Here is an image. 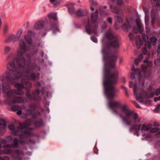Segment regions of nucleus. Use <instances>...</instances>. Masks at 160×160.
<instances>
[{
    "label": "nucleus",
    "mask_w": 160,
    "mask_h": 160,
    "mask_svg": "<svg viewBox=\"0 0 160 160\" xmlns=\"http://www.w3.org/2000/svg\"><path fill=\"white\" fill-rule=\"evenodd\" d=\"M17 54L15 57V54L13 53H9L8 56L7 60L8 61L7 65V69L10 72H20V69H22V73L28 74L31 70L30 64H28L25 61L22 62L18 58Z\"/></svg>",
    "instance_id": "obj_1"
},
{
    "label": "nucleus",
    "mask_w": 160,
    "mask_h": 160,
    "mask_svg": "<svg viewBox=\"0 0 160 160\" xmlns=\"http://www.w3.org/2000/svg\"><path fill=\"white\" fill-rule=\"evenodd\" d=\"M105 78L103 81L105 94L108 99H112L114 97L115 89L112 86L116 84L118 81V72L110 73V69L105 68Z\"/></svg>",
    "instance_id": "obj_2"
},
{
    "label": "nucleus",
    "mask_w": 160,
    "mask_h": 160,
    "mask_svg": "<svg viewBox=\"0 0 160 160\" xmlns=\"http://www.w3.org/2000/svg\"><path fill=\"white\" fill-rule=\"evenodd\" d=\"M119 46V39L117 37L112 41L104 44L102 46V53L103 54L104 60L106 61L108 60L109 67L110 68H112L115 66V62L117 61L118 56L116 54L109 55L111 48H118Z\"/></svg>",
    "instance_id": "obj_3"
},
{
    "label": "nucleus",
    "mask_w": 160,
    "mask_h": 160,
    "mask_svg": "<svg viewBox=\"0 0 160 160\" xmlns=\"http://www.w3.org/2000/svg\"><path fill=\"white\" fill-rule=\"evenodd\" d=\"M28 50V49L26 47L25 42L23 40H20L19 41V49L17 52V54L19 56V58L20 59L22 62H24L25 61L28 64H30L31 70L37 69V71H40V68L37 64L35 63L31 64V56L30 54H26L27 59H26L24 57L23 55Z\"/></svg>",
    "instance_id": "obj_4"
},
{
    "label": "nucleus",
    "mask_w": 160,
    "mask_h": 160,
    "mask_svg": "<svg viewBox=\"0 0 160 160\" xmlns=\"http://www.w3.org/2000/svg\"><path fill=\"white\" fill-rule=\"evenodd\" d=\"M22 75L21 72H10L8 70L4 73L0 75V92H2V83H5L6 85H11L14 84L16 80L18 79Z\"/></svg>",
    "instance_id": "obj_5"
},
{
    "label": "nucleus",
    "mask_w": 160,
    "mask_h": 160,
    "mask_svg": "<svg viewBox=\"0 0 160 160\" xmlns=\"http://www.w3.org/2000/svg\"><path fill=\"white\" fill-rule=\"evenodd\" d=\"M49 21L50 22L51 27H46L45 31L42 33L43 37L45 36L48 32L52 30L53 34L56 33L57 32H59L58 28V22L57 20V13H52L48 15Z\"/></svg>",
    "instance_id": "obj_6"
},
{
    "label": "nucleus",
    "mask_w": 160,
    "mask_h": 160,
    "mask_svg": "<svg viewBox=\"0 0 160 160\" xmlns=\"http://www.w3.org/2000/svg\"><path fill=\"white\" fill-rule=\"evenodd\" d=\"M108 107L110 109L112 113L114 114H117L118 112L117 110L114 109L116 107L120 108L122 109V112L126 114L127 116L134 115L133 114V112L129 111L126 104H124L122 105L121 103L117 101H111L109 102L108 103Z\"/></svg>",
    "instance_id": "obj_7"
},
{
    "label": "nucleus",
    "mask_w": 160,
    "mask_h": 160,
    "mask_svg": "<svg viewBox=\"0 0 160 160\" xmlns=\"http://www.w3.org/2000/svg\"><path fill=\"white\" fill-rule=\"evenodd\" d=\"M5 83H2V93L8 98H12L15 95H22L24 92L22 89H11L10 85H6Z\"/></svg>",
    "instance_id": "obj_8"
},
{
    "label": "nucleus",
    "mask_w": 160,
    "mask_h": 160,
    "mask_svg": "<svg viewBox=\"0 0 160 160\" xmlns=\"http://www.w3.org/2000/svg\"><path fill=\"white\" fill-rule=\"evenodd\" d=\"M14 87L17 89H25L27 92L25 94L26 96L28 99H35L31 97V95L30 93V89L32 87V83L30 81L26 80L24 78L22 79L20 82L14 83Z\"/></svg>",
    "instance_id": "obj_9"
},
{
    "label": "nucleus",
    "mask_w": 160,
    "mask_h": 160,
    "mask_svg": "<svg viewBox=\"0 0 160 160\" xmlns=\"http://www.w3.org/2000/svg\"><path fill=\"white\" fill-rule=\"evenodd\" d=\"M129 111L133 112V114L134 115L127 116L126 117L122 116L121 114H119V116L121 118L122 121L128 126H130L132 123H141V118L139 117L137 113L134 111L129 110Z\"/></svg>",
    "instance_id": "obj_10"
},
{
    "label": "nucleus",
    "mask_w": 160,
    "mask_h": 160,
    "mask_svg": "<svg viewBox=\"0 0 160 160\" xmlns=\"http://www.w3.org/2000/svg\"><path fill=\"white\" fill-rule=\"evenodd\" d=\"M13 99L10 100V98H8L4 101L6 104L11 105L14 103H24L27 102V99L25 97H21L19 96L14 97Z\"/></svg>",
    "instance_id": "obj_11"
},
{
    "label": "nucleus",
    "mask_w": 160,
    "mask_h": 160,
    "mask_svg": "<svg viewBox=\"0 0 160 160\" xmlns=\"http://www.w3.org/2000/svg\"><path fill=\"white\" fill-rule=\"evenodd\" d=\"M87 22V23H84V24L86 32L90 35L92 32L94 34H97V32L96 29L98 27V25L95 24L94 27L92 25H91L89 18H88Z\"/></svg>",
    "instance_id": "obj_12"
},
{
    "label": "nucleus",
    "mask_w": 160,
    "mask_h": 160,
    "mask_svg": "<svg viewBox=\"0 0 160 160\" xmlns=\"http://www.w3.org/2000/svg\"><path fill=\"white\" fill-rule=\"evenodd\" d=\"M32 123H33L34 125L37 128L40 127L44 125L42 120V118H40L37 121H34L32 119L30 118L28 120L25 124L30 126Z\"/></svg>",
    "instance_id": "obj_13"
},
{
    "label": "nucleus",
    "mask_w": 160,
    "mask_h": 160,
    "mask_svg": "<svg viewBox=\"0 0 160 160\" xmlns=\"http://www.w3.org/2000/svg\"><path fill=\"white\" fill-rule=\"evenodd\" d=\"M139 123H132V124H133V125L130 128V132L132 133V130H136V131L133 133V134L135 135H136L137 136H138L139 135L138 131L140 129L141 130V124H139Z\"/></svg>",
    "instance_id": "obj_14"
},
{
    "label": "nucleus",
    "mask_w": 160,
    "mask_h": 160,
    "mask_svg": "<svg viewBox=\"0 0 160 160\" xmlns=\"http://www.w3.org/2000/svg\"><path fill=\"white\" fill-rule=\"evenodd\" d=\"M110 9L112 12L115 14H119L121 16L123 15V12L122 8L115 5H111Z\"/></svg>",
    "instance_id": "obj_15"
},
{
    "label": "nucleus",
    "mask_w": 160,
    "mask_h": 160,
    "mask_svg": "<svg viewBox=\"0 0 160 160\" xmlns=\"http://www.w3.org/2000/svg\"><path fill=\"white\" fill-rule=\"evenodd\" d=\"M26 124H23L19 126H18L17 129L13 132V134L15 136H17L19 134V132H23L25 133H29V132L27 130H24L23 128L25 127Z\"/></svg>",
    "instance_id": "obj_16"
},
{
    "label": "nucleus",
    "mask_w": 160,
    "mask_h": 160,
    "mask_svg": "<svg viewBox=\"0 0 160 160\" xmlns=\"http://www.w3.org/2000/svg\"><path fill=\"white\" fill-rule=\"evenodd\" d=\"M22 32L23 31L22 30H20L18 32L15 36L14 35H10L8 37V41H12L14 42L18 41L20 38Z\"/></svg>",
    "instance_id": "obj_17"
},
{
    "label": "nucleus",
    "mask_w": 160,
    "mask_h": 160,
    "mask_svg": "<svg viewBox=\"0 0 160 160\" xmlns=\"http://www.w3.org/2000/svg\"><path fill=\"white\" fill-rule=\"evenodd\" d=\"M40 93V91L38 89H36L32 92V95H31V97L34 98L35 99H28L30 101H37L40 100L41 98L38 96ZM31 95L32 94H31Z\"/></svg>",
    "instance_id": "obj_18"
},
{
    "label": "nucleus",
    "mask_w": 160,
    "mask_h": 160,
    "mask_svg": "<svg viewBox=\"0 0 160 160\" xmlns=\"http://www.w3.org/2000/svg\"><path fill=\"white\" fill-rule=\"evenodd\" d=\"M39 73H32L30 75H26L24 76V79L26 80H29L32 79L33 81L36 79H38L39 77Z\"/></svg>",
    "instance_id": "obj_19"
},
{
    "label": "nucleus",
    "mask_w": 160,
    "mask_h": 160,
    "mask_svg": "<svg viewBox=\"0 0 160 160\" xmlns=\"http://www.w3.org/2000/svg\"><path fill=\"white\" fill-rule=\"evenodd\" d=\"M74 14L78 17H82L88 15L87 11L84 9L80 8L75 11Z\"/></svg>",
    "instance_id": "obj_20"
},
{
    "label": "nucleus",
    "mask_w": 160,
    "mask_h": 160,
    "mask_svg": "<svg viewBox=\"0 0 160 160\" xmlns=\"http://www.w3.org/2000/svg\"><path fill=\"white\" fill-rule=\"evenodd\" d=\"M45 25V21L42 20L38 21L35 23L34 28L36 30H40L42 29Z\"/></svg>",
    "instance_id": "obj_21"
},
{
    "label": "nucleus",
    "mask_w": 160,
    "mask_h": 160,
    "mask_svg": "<svg viewBox=\"0 0 160 160\" xmlns=\"http://www.w3.org/2000/svg\"><path fill=\"white\" fill-rule=\"evenodd\" d=\"M98 10L96 9L95 11L92 13L91 17V22L92 23H95L98 18Z\"/></svg>",
    "instance_id": "obj_22"
},
{
    "label": "nucleus",
    "mask_w": 160,
    "mask_h": 160,
    "mask_svg": "<svg viewBox=\"0 0 160 160\" xmlns=\"http://www.w3.org/2000/svg\"><path fill=\"white\" fill-rule=\"evenodd\" d=\"M135 40L136 43L138 46V48H139L143 44V41L141 40L140 36L137 35L135 38Z\"/></svg>",
    "instance_id": "obj_23"
},
{
    "label": "nucleus",
    "mask_w": 160,
    "mask_h": 160,
    "mask_svg": "<svg viewBox=\"0 0 160 160\" xmlns=\"http://www.w3.org/2000/svg\"><path fill=\"white\" fill-rule=\"evenodd\" d=\"M152 127V125L151 123H149L147 126L145 124H143L142 125H141V130L147 132Z\"/></svg>",
    "instance_id": "obj_24"
},
{
    "label": "nucleus",
    "mask_w": 160,
    "mask_h": 160,
    "mask_svg": "<svg viewBox=\"0 0 160 160\" xmlns=\"http://www.w3.org/2000/svg\"><path fill=\"white\" fill-rule=\"evenodd\" d=\"M74 5L73 3H70L67 5L68 12L71 14H74L75 12L74 10Z\"/></svg>",
    "instance_id": "obj_25"
},
{
    "label": "nucleus",
    "mask_w": 160,
    "mask_h": 160,
    "mask_svg": "<svg viewBox=\"0 0 160 160\" xmlns=\"http://www.w3.org/2000/svg\"><path fill=\"white\" fill-rule=\"evenodd\" d=\"M30 109L34 111L36 109H38L39 108H41V105L39 103H32L30 104L29 106Z\"/></svg>",
    "instance_id": "obj_26"
},
{
    "label": "nucleus",
    "mask_w": 160,
    "mask_h": 160,
    "mask_svg": "<svg viewBox=\"0 0 160 160\" xmlns=\"http://www.w3.org/2000/svg\"><path fill=\"white\" fill-rule=\"evenodd\" d=\"M32 32L31 31H28V35H25L24 37L26 41L28 44H31L32 42V39L31 37L29 36V35Z\"/></svg>",
    "instance_id": "obj_27"
},
{
    "label": "nucleus",
    "mask_w": 160,
    "mask_h": 160,
    "mask_svg": "<svg viewBox=\"0 0 160 160\" xmlns=\"http://www.w3.org/2000/svg\"><path fill=\"white\" fill-rule=\"evenodd\" d=\"M105 36L110 40H113L117 37V36L114 35L111 32L106 33L105 34Z\"/></svg>",
    "instance_id": "obj_28"
},
{
    "label": "nucleus",
    "mask_w": 160,
    "mask_h": 160,
    "mask_svg": "<svg viewBox=\"0 0 160 160\" xmlns=\"http://www.w3.org/2000/svg\"><path fill=\"white\" fill-rule=\"evenodd\" d=\"M19 141L17 138H15L13 140V143L12 147L13 148H17L18 147Z\"/></svg>",
    "instance_id": "obj_29"
},
{
    "label": "nucleus",
    "mask_w": 160,
    "mask_h": 160,
    "mask_svg": "<svg viewBox=\"0 0 160 160\" xmlns=\"http://www.w3.org/2000/svg\"><path fill=\"white\" fill-rule=\"evenodd\" d=\"M131 26L130 23H128L127 24L124 23L122 26V28L125 32L128 31V29L130 28Z\"/></svg>",
    "instance_id": "obj_30"
},
{
    "label": "nucleus",
    "mask_w": 160,
    "mask_h": 160,
    "mask_svg": "<svg viewBox=\"0 0 160 160\" xmlns=\"http://www.w3.org/2000/svg\"><path fill=\"white\" fill-rule=\"evenodd\" d=\"M99 12L100 14L103 16H107L109 14L108 10H104L102 8L99 9Z\"/></svg>",
    "instance_id": "obj_31"
},
{
    "label": "nucleus",
    "mask_w": 160,
    "mask_h": 160,
    "mask_svg": "<svg viewBox=\"0 0 160 160\" xmlns=\"http://www.w3.org/2000/svg\"><path fill=\"white\" fill-rule=\"evenodd\" d=\"M0 126L3 128H5L7 127L6 121L2 118H0Z\"/></svg>",
    "instance_id": "obj_32"
},
{
    "label": "nucleus",
    "mask_w": 160,
    "mask_h": 160,
    "mask_svg": "<svg viewBox=\"0 0 160 160\" xmlns=\"http://www.w3.org/2000/svg\"><path fill=\"white\" fill-rule=\"evenodd\" d=\"M31 115L32 118L35 119L38 117V116H40L41 115V113L39 111H36L32 113Z\"/></svg>",
    "instance_id": "obj_33"
},
{
    "label": "nucleus",
    "mask_w": 160,
    "mask_h": 160,
    "mask_svg": "<svg viewBox=\"0 0 160 160\" xmlns=\"http://www.w3.org/2000/svg\"><path fill=\"white\" fill-rule=\"evenodd\" d=\"M157 41V38L155 37L152 36V37L150 38V42L154 46L156 45Z\"/></svg>",
    "instance_id": "obj_34"
},
{
    "label": "nucleus",
    "mask_w": 160,
    "mask_h": 160,
    "mask_svg": "<svg viewBox=\"0 0 160 160\" xmlns=\"http://www.w3.org/2000/svg\"><path fill=\"white\" fill-rule=\"evenodd\" d=\"M144 94L145 95V97L146 98H152L154 96V92H151L150 93V96H149L148 94V93L147 92H144Z\"/></svg>",
    "instance_id": "obj_35"
},
{
    "label": "nucleus",
    "mask_w": 160,
    "mask_h": 160,
    "mask_svg": "<svg viewBox=\"0 0 160 160\" xmlns=\"http://www.w3.org/2000/svg\"><path fill=\"white\" fill-rule=\"evenodd\" d=\"M132 71H133L135 72H137L138 73V74L139 75V77H138L139 80V81H140V77L141 76V73L139 71V70L138 68H135L134 67V66H132Z\"/></svg>",
    "instance_id": "obj_36"
},
{
    "label": "nucleus",
    "mask_w": 160,
    "mask_h": 160,
    "mask_svg": "<svg viewBox=\"0 0 160 160\" xmlns=\"http://www.w3.org/2000/svg\"><path fill=\"white\" fill-rule=\"evenodd\" d=\"M11 48L9 46H5L3 50L4 53L5 54H7L8 53L11 51Z\"/></svg>",
    "instance_id": "obj_37"
},
{
    "label": "nucleus",
    "mask_w": 160,
    "mask_h": 160,
    "mask_svg": "<svg viewBox=\"0 0 160 160\" xmlns=\"http://www.w3.org/2000/svg\"><path fill=\"white\" fill-rule=\"evenodd\" d=\"M153 9H152L151 11V18H152V24L153 25L155 22V18L154 14L152 13Z\"/></svg>",
    "instance_id": "obj_38"
},
{
    "label": "nucleus",
    "mask_w": 160,
    "mask_h": 160,
    "mask_svg": "<svg viewBox=\"0 0 160 160\" xmlns=\"http://www.w3.org/2000/svg\"><path fill=\"white\" fill-rule=\"evenodd\" d=\"M154 64L155 65L158 67L160 66V58H158L155 59Z\"/></svg>",
    "instance_id": "obj_39"
},
{
    "label": "nucleus",
    "mask_w": 160,
    "mask_h": 160,
    "mask_svg": "<svg viewBox=\"0 0 160 160\" xmlns=\"http://www.w3.org/2000/svg\"><path fill=\"white\" fill-rule=\"evenodd\" d=\"M160 130V128H152L150 130V132L152 133L156 132Z\"/></svg>",
    "instance_id": "obj_40"
},
{
    "label": "nucleus",
    "mask_w": 160,
    "mask_h": 160,
    "mask_svg": "<svg viewBox=\"0 0 160 160\" xmlns=\"http://www.w3.org/2000/svg\"><path fill=\"white\" fill-rule=\"evenodd\" d=\"M3 154H9L12 152V150L11 149H4L3 150Z\"/></svg>",
    "instance_id": "obj_41"
},
{
    "label": "nucleus",
    "mask_w": 160,
    "mask_h": 160,
    "mask_svg": "<svg viewBox=\"0 0 160 160\" xmlns=\"http://www.w3.org/2000/svg\"><path fill=\"white\" fill-rule=\"evenodd\" d=\"M116 2L117 5L119 6H122L124 4L123 0H116Z\"/></svg>",
    "instance_id": "obj_42"
},
{
    "label": "nucleus",
    "mask_w": 160,
    "mask_h": 160,
    "mask_svg": "<svg viewBox=\"0 0 160 160\" xmlns=\"http://www.w3.org/2000/svg\"><path fill=\"white\" fill-rule=\"evenodd\" d=\"M8 30V24L6 23L5 24L3 28V32L5 33H7Z\"/></svg>",
    "instance_id": "obj_43"
},
{
    "label": "nucleus",
    "mask_w": 160,
    "mask_h": 160,
    "mask_svg": "<svg viewBox=\"0 0 160 160\" xmlns=\"http://www.w3.org/2000/svg\"><path fill=\"white\" fill-rule=\"evenodd\" d=\"M116 20L117 22L120 23L122 22L123 20L122 18L120 16H117L116 17Z\"/></svg>",
    "instance_id": "obj_44"
},
{
    "label": "nucleus",
    "mask_w": 160,
    "mask_h": 160,
    "mask_svg": "<svg viewBox=\"0 0 160 160\" xmlns=\"http://www.w3.org/2000/svg\"><path fill=\"white\" fill-rule=\"evenodd\" d=\"M137 85L136 84H134L133 87V93L136 96H138V93L137 92Z\"/></svg>",
    "instance_id": "obj_45"
},
{
    "label": "nucleus",
    "mask_w": 160,
    "mask_h": 160,
    "mask_svg": "<svg viewBox=\"0 0 160 160\" xmlns=\"http://www.w3.org/2000/svg\"><path fill=\"white\" fill-rule=\"evenodd\" d=\"M19 108V107L17 105L12 106V109L13 111H16L18 110Z\"/></svg>",
    "instance_id": "obj_46"
},
{
    "label": "nucleus",
    "mask_w": 160,
    "mask_h": 160,
    "mask_svg": "<svg viewBox=\"0 0 160 160\" xmlns=\"http://www.w3.org/2000/svg\"><path fill=\"white\" fill-rule=\"evenodd\" d=\"M145 47L148 48L150 49L151 47V45L150 42H149V41L148 40H147L146 41H145Z\"/></svg>",
    "instance_id": "obj_47"
},
{
    "label": "nucleus",
    "mask_w": 160,
    "mask_h": 160,
    "mask_svg": "<svg viewBox=\"0 0 160 160\" xmlns=\"http://www.w3.org/2000/svg\"><path fill=\"white\" fill-rule=\"evenodd\" d=\"M145 25L146 26V32L147 33H148L149 31V28L148 27V21L146 20H145Z\"/></svg>",
    "instance_id": "obj_48"
},
{
    "label": "nucleus",
    "mask_w": 160,
    "mask_h": 160,
    "mask_svg": "<svg viewBox=\"0 0 160 160\" xmlns=\"http://www.w3.org/2000/svg\"><path fill=\"white\" fill-rule=\"evenodd\" d=\"M160 108V104H158L157 105V107L154 109V112L156 113L159 112Z\"/></svg>",
    "instance_id": "obj_49"
},
{
    "label": "nucleus",
    "mask_w": 160,
    "mask_h": 160,
    "mask_svg": "<svg viewBox=\"0 0 160 160\" xmlns=\"http://www.w3.org/2000/svg\"><path fill=\"white\" fill-rule=\"evenodd\" d=\"M26 133H21L19 135V137L22 139L26 138H27V136L25 134Z\"/></svg>",
    "instance_id": "obj_50"
},
{
    "label": "nucleus",
    "mask_w": 160,
    "mask_h": 160,
    "mask_svg": "<svg viewBox=\"0 0 160 160\" xmlns=\"http://www.w3.org/2000/svg\"><path fill=\"white\" fill-rule=\"evenodd\" d=\"M0 160H10V159L8 156H5L3 157H0Z\"/></svg>",
    "instance_id": "obj_51"
},
{
    "label": "nucleus",
    "mask_w": 160,
    "mask_h": 160,
    "mask_svg": "<svg viewBox=\"0 0 160 160\" xmlns=\"http://www.w3.org/2000/svg\"><path fill=\"white\" fill-rule=\"evenodd\" d=\"M142 38L145 42L148 40V36L145 33L143 34L142 35Z\"/></svg>",
    "instance_id": "obj_52"
},
{
    "label": "nucleus",
    "mask_w": 160,
    "mask_h": 160,
    "mask_svg": "<svg viewBox=\"0 0 160 160\" xmlns=\"http://www.w3.org/2000/svg\"><path fill=\"white\" fill-rule=\"evenodd\" d=\"M156 96H158L160 95V87L157 88L154 92V94Z\"/></svg>",
    "instance_id": "obj_53"
},
{
    "label": "nucleus",
    "mask_w": 160,
    "mask_h": 160,
    "mask_svg": "<svg viewBox=\"0 0 160 160\" xmlns=\"http://www.w3.org/2000/svg\"><path fill=\"white\" fill-rule=\"evenodd\" d=\"M148 90L149 92L150 93V92H152L155 90V89L152 86H150L149 88H148Z\"/></svg>",
    "instance_id": "obj_54"
},
{
    "label": "nucleus",
    "mask_w": 160,
    "mask_h": 160,
    "mask_svg": "<svg viewBox=\"0 0 160 160\" xmlns=\"http://www.w3.org/2000/svg\"><path fill=\"white\" fill-rule=\"evenodd\" d=\"M91 40L94 42L97 43L98 42V40L97 38L94 36L91 37Z\"/></svg>",
    "instance_id": "obj_55"
},
{
    "label": "nucleus",
    "mask_w": 160,
    "mask_h": 160,
    "mask_svg": "<svg viewBox=\"0 0 160 160\" xmlns=\"http://www.w3.org/2000/svg\"><path fill=\"white\" fill-rule=\"evenodd\" d=\"M33 111L31 109H27L26 110V112L28 115H31Z\"/></svg>",
    "instance_id": "obj_56"
},
{
    "label": "nucleus",
    "mask_w": 160,
    "mask_h": 160,
    "mask_svg": "<svg viewBox=\"0 0 160 160\" xmlns=\"http://www.w3.org/2000/svg\"><path fill=\"white\" fill-rule=\"evenodd\" d=\"M8 128L11 130H14L15 129V126L12 124H10L8 126Z\"/></svg>",
    "instance_id": "obj_57"
},
{
    "label": "nucleus",
    "mask_w": 160,
    "mask_h": 160,
    "mask_svg": "<svg viewBox=\"0 0 160 160\" xmlns=\"http://www.w3.org/2000/svg\"><path fill=\"white\" fill-rule=\"evenodd\" d=\"M89 2L91 5H97L98 4L97 2L92 0L89 1Z\"/></svg>",
    "instance_id": "obj_58"
},
{
    "label": "nucleus",
    "mask_w": 160,
    "mask_h": 160,
    "mask_svg": "<svg viewBox=\"0 0 160 160\" xmlns=\"http://www.w3.org/2000/svg\"><path fill=\"white\" fill-rule=\"evenodd\" d=\"M128 36L130 39V40L133 41L134 39V36L133 35L132 33H130L128 35Z\"/></svg>",
    "instance_id": "obj_59"
},
{
    "label": "nucleus",
    "mask_w": 160,
    "mask_h": 160,
    "mask_svg": "<svg viewBox=\"0 0 160 160\" xmlns=\"http://www.w3.org/2000/svg\"><path fill=\"white\" fill-rule=\"evenodd\" d=\"M38 51V48H35L34 49H33V51L32 52V53L33 55H34L36 54Z\"/></svg>",
    "instance_id": "obj_60"
},
{
    "label": "nucleus",
    "mask_w": 160,
    "mask_h": 160,
    "mask_svg": "<svg viewBox=\"0 0 160 160\" xmlns=\"http://www.w3.org/2000/svg\"><path fill=\"white\" fill-rule=\"evenodd\" d=\"M12 148V145L9 144H7L3 146V148L4 149L9 148Z\"/></svg>",
    "instance_id": "obj_61"
},
{
    "label": "nucleus",
    "mask_w": 160,
    "mask_h": 160,
    "mask_svg": "<svg viewBox=\"0 0 160 160\" xmlns=\"http://www.w3.org/2000/svg\"><path fill=\"white\" fill-rule=\"evenodd\" d=\"M132 102H133V104L135 105V106L137 108H141V107L135 101H133Z\"/></svg>",
    "instance_id": "obj_62"
},
{
    "label": "nucleus",
    "mask_w": 160,
    "mask_h": 160,
    "mask_svg": "<svg viewBox=\"0 0 160 160\" xmlns=\"http://www.w3.org/2000/svg\"><path fill=\"white\" fill-rule=\"evenodd\" d=\"M107 21L110 24H112V18L111 17H109L107 18Z\"/></svg>",
    "instance_id": "obj_63"
},
{
    "label": "nucleus",
    "mask_w": 160,
    "mask_h": 160,
    "mask_svg": "<svg viewBox=\"0 0 160 160\" xmlns=\"http://www.w3.org/2000/svg\"><path fill=\"white\" fill-rule=\"evenodd\" d=\"M156 52L158 55L160 53V46H158Z\"/></svg>",
    "instance_id": "obj_64"
}]
</instances>
